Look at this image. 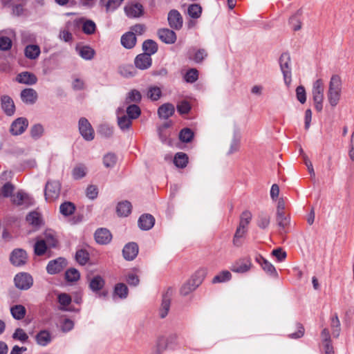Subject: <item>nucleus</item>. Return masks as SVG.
I'll return each instance as SVG.
<instances>
[{"instance_id":"1","label":"nucleus","mask_w":354,"mask_h":354,"mask_svg":"<svg viewBox=\"0 0 354 354\" xmlns=\"http://www.w3.org/2000/svg\"><path fill=\"white\" fill-rule=\"evenodd\" d=\"M342 91V81L341 78L337 75H332L328 86L327 93V97L329 104L332 106H335L338 104Z\"/></svg>"},{"instance_id":"2","label":"nucleus","mask_w":354,"mask_h":354,"mask_svg":"<svg viewBox=\"0 0 354 354\" xmlns=\"http://www.w3.org/2000/svg\"><path fill=\"white\" fill-rule=\"evenodd\" d=\"M324 86L322 80H317L313 84L312 95L315 103V108L317 111L323 109Z\"/></svg>"},{"instance_id":"3","label":"nucleus","mask_w":354,"mask_h":354,"mask_svg":"<svg viewBox=\"0 0 354 354\" xmlns=\"http://www.w3.org/2000/svg\"><path fill=\"white\" fill-rule=\"evenodd\" d=\"M281 71L283 75L285 84L288 86L291 83L290 56L288 53H283L279 58Z\"/></svg>"},{"instance_id":"4","label":"nucleus","mask_w":354,"mask_h":354,"mask_svg":"<svg viewBox=\"0 0 354 354\" xmlns=\"http://www.w3.org/2000/svg\"><path fill=\"white\" fill-rule=\"evenodd\" d=\"M61 184L58 180H48L45 187L44 196L46 201H53L59 196Z\"/></svg>"},{"instance_id":"5","label":"nucleus","mask_w":354,"mask_h":354,"mask_svg":"<svg viewBox=\"0 0 354 354\" xmlns=\"http://www.w3.org/2000/svg\"><path fill=\"white\" fill-rule=\"evenodd\" d=\"M78 125L80 133L84 140L91 141L94 139V130L86 118H81Z\"/></svg>"},{"instance_id":"6","label":"nucleus","mask_w":354,"mask_h":354,"mask_svg":"<svg viewBox=\"0 0 354 354\" xmlns=\"http://www.w3.org/2000/svg\"><path fill=\"white\" fill-rule=\"evenodd\" d=\"M66 266V259L63 257H59L48 262L46 266V271L50 274H55L62 272Z\"/></svg>"},{"instance_id":"7","label":"nucleus","mask_w":354,"mask_h":354,"mask_svg":"<svg viewBox=\"0 0 354 354\" xmlns=\"http://www.w3.org/2000/svg\"><path fill=\"white\" fill-rule=\"evenodd\" d=\"M14 281L17 288L21 290H28L32 286L33 279L30 274L21 272L15 277Z\"/></svg>"},{"instance_id":"8","label":"nucleus","mask_w":354,"mask_h":354,"mask_svg":"<svg viewBox=\"0 0 354 354\" xmlns=\"http://www.w3.org/2000/svg\"><path fill=\"white\" fill-rule=\"evenodd\" d=\"M12 202L24 208H27L33 204L32 198L23 191H19L12 196Z\"/></svg>"},{"instance_id":"9","label":"nucleus","mask_w":354,"mask_h":354,"mask_svg":"<svg viewBox=\"0 0 354 354\" xmlns=\"http://www.w3.org/2000/svg\"><path fill=\"white\" fill-rule=\"evenodd\" d=\"M252 266L251 259L250 257H244L234 262L230 269L234 272L245 273L251 269Z\"/></svg>"},{"instance_id":"10","label":"nucleus","mask_w":354,"mask_h":354,"mask_svg":"<svg viewBox=\"0 0 354 354\" xmlns=\"http://www.w3.org/2000/svg\"><path fill=\"white\" fill-rule=\"evenodd\" d=\"M28 256L26 252L23 249L14 250L10 257V262L15 266H21L26 263Z\"/></svg>"},{"instance_id":"11","label":"nucleus","mask_w":354,"mask_h":354,"mask_svg":"<svg viewBox=\"0 0 354 354\" xmlns=\"http://www.w3.org/2000/svg\"><path fill=\"white\" fill-rule=\"evenodd\" d=\"M28 126V121L25 118L16 119L10 126V133L14 136L22 134Z\"/></svg>"},{"instance_id":"12","label":"nucleus","mask_w":354,"mask_h":354,"mask_svg":"<svg viewBox=\"0 0 354 354\" xmlns=\"http://www.w3.org/2000/svg\"><path fill=\"white\" fill-rule=\"evenodd\" d=\"M167 19L171 28L176 30H180L182 28L183 19L178 10H170L168 14Z\"/></svg>"},{"instance_id":"13","label":"nucleus","mask_w":354,"mask_h":354,"mask_svg":"<svg viewBox=\"0 0 354 354\" xmlns=\"http://www.w3.org/2000/svg\"><path fill=\"white\" fill-rule=\"evenodd\" d=\"M158 35L162 42L167 44H174L177 39L176 32L168 28H162L158 30Z\"/></svg>"},{"instance_id":"14","label":"nucleus","mask_w":354,"mask_h":354,"mask_svg":"<svg viewBox=\"0 0 354 354\" xmlns=\"http://www.w3.org/2000/svg\"><path fill=\"white\" fill-rule=\"evenodd\" d=\"M134 64L138 69L146 70L151 66L152 59L149 54L141 53L136 57Z\"/></svg>"},{"instance_id":"15","label":"nucleus","mask_w":354,"mask_h":354,"mask_svg":"<svg viewBox=\"0 0 354 354\" xmlns=\"http://www.w3.org/2000/svg\"><path fill=\"white\" fill-rule=\"evenodd\" d=\"M95 239L98 244L106 245L112 239V235L109 230L106 228L97 229L94 234Z\"/></svg>"},{"instance_id":"16","label":"nucleus","mask_w":354,"mask_h":354,"mask_svg":"<svg viewBox=\"0 0 354 354\" xmlns=\"http://www.w3.org/2000/svg\"><path fill=\"white\" fill-rule=\"evenodd\" d=\"M53 335L48 330H41L35 335L37 344L41 346H46L51 343L53 339Z\"/></svg>"},{"instance_id":"17","label":"nucleus","mask_w":354,"mask_h":354,"mask_svg":"<svg viewBox=\"0 0 354 354\" xmlns=\"http://www.w3.org/2000/svg\"><path fill=\"white\" fill-rule=\"evenodd\" d=\"M138 246L136 243H129L126 244L122 250L124 258L127 261L133 260L138 255Z\"/></svg>"},{"instance_id":"18","label":"nucleus","mask_w":354,"mask_h":354,"mask_svg":"<svg viewBox=\"0 0 354 354\" xmlns=\"http://www.w3.org/2000/svg\"><path fill=\"white\" fill-rule=\"evenodd\" d=\"M255 260L267 274L272 277L277 276V272L274 266L264 257L258 255L256 257Z\"/></svg>"},{"instance_id":"19","label":"nucleus","mask_w":354,"mask_h":354,"mask_svg":"<svg viewBox=\"0 0 354 354\" xmlns=\"http://www.w3.org/2000/svg\"><path fill=\"white\" fill-rule=\"evenodd\" d=\"M143 11V6L139 3L129 4L124 8V12L129 17H139Z\"/></svg>"},{"instance_id":"20","label":"nucleus","mask_w":354,"mask_h":354,"mask_svg":"<svg viewBox=\"0 0 354 354\" xmlns=\"http://www.w3.org/2000/svg\"><path fill=\"white\" fill-rule=\"evenodd\" d=\"M155 223L154 217L149 214H145L140 216L138 224L139 227L142 230H150Z\"/></svg>"},{"instance_id":"21","label":"nucleus","mask_w":354,"mask_h":354,"mask_svg":"<svg viewBox=\"0 0 354 354\" xmlns=\"http://www.w3.org/2000/svg\"><path fill=\"white\" fill-rule=\"evenodd\" d=\"M16 80L19 83L27 85H33L37 82V77L36 75L28 71L22 72L18 74Z\"/></svg>"},{"instance_id":"22","label":"nucleus","mask_w":354,"mask_h":354,"mask_svg":"<svg viewBox=\"0 0 354 354\" xmlns=\"http://www.w3.org/2000/svg\"><path fill=\"white\" fill-rule=\"evenodd\" d=\"M1 108L4 113L9 116L15 113V106L12 99L8 95L1 97Z\"/></svg>"},{"instance_id":"23","label":"nucleus","mask_w":354,"mask_h":354,"mask_svg":"<svg viewBox=\"0 0 354 354\" xmlns=\"http://www.w3.org/2000/svg\"><path fill=\"white\" fill-rule=\"evenodd\" d=\"M21 98L24 102L32 104L37 99V93L33 88H25L21 92Z\"/></svg>"},{"instance_id":"24","label":"nucleus","mask_w":354,"mask_h":354,"mask_svg":"<svg viewBox=\"0 0 354 354\" xmlns=\"http://www.w3.org/2000/svg\"><path fill=\"white\" fill-rule=\"evenodd\" d=\"M276 221L280 228V234L286 233V227L290 225V216L286 213L276 214Z\"/></svg>"},{"instance_id":"25","label":"nucleus","mask_w":354,"mask_h":354,"mask_svg":"<svg viewBox=\"0 0 354 354\" xmlns=\"http://www.w3.org/2000/svg\"><path fill=\"white\" fill-rule=\"evenodd\" d=\"M105 285L104 279L100 275H96L90 279L88 283L89 288L95 293L99 292Z\"/></svg>"},{"instance_id":"26","label":"nucleus","mask_w":354,"mask_h":354,"mask_svg":"<svg viewBox=\"0 0 354 354\" xmlns=\"http://www.w3.org/2000/svg\"><path fill=\"white\" fill-rule=\"evenodd\" d=\"M171 304V294L168 290L162 296V303L160 308V317L165 318L167 315L170 309Z\"/></svg>"},{"instance_id":"27","label":"nucleus","mask_w":354,"mask_h":354,"mask_svg":"<svg viewBox=\"0 0 354 354\" xmlns=\"http://www.w3.org/2000/svg\"><path fill=\"white\" fill-rule=\"evenodd\" d=\"M175 111L174 106L170 103L161 105L158 109V114L160 118L168 119Z\"/></svg>"},{"instance_id":"28","label":"nucleus","mask_w":354,"mask_h":354,"mask_svg":"<svg viewBox=\"0 0 354 354\" xmlns=\"http://www.w3.org/2000/svg\"><path fill=\"white\" fill-rule=\"evenodd\" d=\"M121 44L127 49L133 48L136 44V37L135 33L133 32H128L124 34L121 37Z\"/></svg>"},{"instance_id":"29","label":"nucleus","mask_w":354,"mask_h":354,"mask_svg":"<svg viewBox=\"0 0 354 354\" xmlns=\"http://www.w3.org/2000/svg\"><path fill=\"white\" fill-rule=\"evenodd\" d=\"M120 109H118L117 111L118 114V124L122 131H126L129 129L132 124V119L126 115H120Z\"/></svg>"},{"instance_id":"30","label":"nucleus","mask_w":354,"mask_h":354,"mask_svg":"<svg viewBox=\"0 0 354 354\" xmlns=\"http://www.w3.org/2000/svg\"><path fill=\"white\" fill-rule=\"evenodd\" d=\"M40 48L37 45L30 44L24 49L25 56L30 59H35L40 55Z\"/></svg>"},{"instance_id":"31","label":"nucleus","mask_w":354,"mask_h":354,"mask_svg":"<svg viewBox=\"0 0 354 354\" xmlns=\"http://www.w3.org/2000/svg\"><path fill=\"white\" fill-rule=\"evenodd\" d=\"M143 53L149 54L151 57V55L155 54L158 51V44L152 39H147L142 44Z\"/></svg>"},{"instance_id":"32","label":"nucleus","mask_w":354,"mask_h":354,"mask_svg":"<svg viewBox=\"0 0 354 354\" xmlns=\"http://www.w3.org/2000/svg\"><path fill=\"white\" fill-rule=\"evenodd\" d=\"M131 204L128 201L120 202L117 205V213L120 216H127L131 212Z\"/></svg>"},{"instance_id":"33","label":"nucleus","mask_w":354,"mask_h":354,"mask_svg":"<svg viewBox=\"0 0 354 354\" xmlns=\"http://www.w3.org/2000/svg\"><path fill=\"white\" fill-rule=\"evenodd\" d=\"M129 290L127 286L123 283L115 284L113 290V297L117 296L120 299H126L128 296Z\"/></svg>"},{"instance_id":"34","label":"nucleus","mask_w":354,"mask_h":354,"mask_svg":"<svg viewBox=\"0 0 354 354\" xmlns=\"http://www.w3.org/2000/svg\"><path fill=\"white\" fill-rule=\"evenodd\" d=\"M207 274V270L205 268H200L196 271L189 279L194 284V286L198 287L203 282Z\"/></svg>"},{"instance_id":"35","label":"nucleus","mask_w":354,"mask_h":354,"mask_svg":"<svg viewBox=\"0 0 354 354\" xmlns=\"http://www.w3.org/2000/svg\"><path fill=\"white\" fill-rule=\"evenodd\" d=\"M119 73L127 78L135 76L136 71L131 64L122 65L118 68Z\"/></svg>"},{"instance_id":"36","label":"nucleus","mask_w":354,"mask_h":354,"mask_svg":"<svg viewBox=\"0 0 354 354\" xmlns=\"http://www.w3.org/2000/svg\"><path fill=\"white\" fill-rule=\"evenodd\" d=\"M26 310L22 305H15L10 308L12 316L17 320L22 319L26 315Z\"/></svg>"},{"instance_id":"37","label":"nucleus","mask_w":354,"mask_h":354,"mask_svg":"<svg viewBox=\"0 0 354 354\" xmlns=\"http://www.w3.org/2000/svg\"><path fill=\"white\" fill-rule=\"evenodd\" d=\"M77 50L79 55L86 60L92 59L95 55V50L88 46H82Z\"/></svg>"},{"instance_id":"38","label":"nucleus","mask_w":354,"mask_h":354,"mask_svg":"<svg viewBox=\"0 0 354 354\" xmlns=\"http://www.w3.org/2000/svg\"><path fill=\"white\" fill-rule=\"evenodd\" d=\"M174 162L176 167L184 168L188 163V157L185 153L178 152L174 156Z\"/></svg>"},{"instance_id":"39","label":"nucleus","mask_w":354,"mask_h":354,"mask_svg":"<svg viewBox=\"0 0 354 354\" xmlns=\"http://www.w3.org/2000/svg\"><path fill=\"white\" fill-rule=\"evenodd\" d=\"M75 210V206L71 202H64L59 207L60 213L65 216L73 214Z\"/></svg>"},{"instance_id":"40","label":"nucleus","mask_w":354,"mask_h":354,"mask_svg":"<svg viewBox=\"0 0 354 354\" xmlns=\"http://www.w3.org/2000/svg\"><path fill=\"white\" fill-rule=\"evenodd\" d=\"M118 158L113 153H108L104 156L103 164L106 168H113L117 162Z\"/></svg>"},{"instance_id":"41","label":"nucleus","mask_w":354,"mask_h":354,"mask_svg":"<svg viewBox=\"0 0 354 354\" xmlns=\"http://www.w3.org/2000/svg\"><path fill=\"white\" fill-rule=\"evenodd\" d=\"M46 244L50 248H55L57 244V240L55 237V234L52 230H46L44 232V239Z\"/></svg>"},{"instance_id":"42","label":"nucleus","mask_w":354,"mask_h":354,"mask_svg":"<svg viewBox=\"0 0 354 354\" xmlns=\"http://www.w3.org/2000/svg\"><path fill=\"white\" fill-rule=\"evenodd\" d=\"M75 259L79 264L84 266L89 260V254L86 250H78L75 254Z\"/></svg>"},{"instance_id":"43","label":"nucleus","mask_w":354,"mask_h":354,"mask_svg":"<svg viewBox=\"0 0 354 354\" xmlns=\"http://www.w3.org/2000/svg\"><path fill=\"white\" fill-rule=\"evenodd\" d=\"M86 167L84 165H78L72 171L73 178L75 180L81 179L86 176Z\"/></svg>"},{"instance_id":"44","label":"nucleus","mask_w":354,"mask_h":354,"mask_svg":"<svg viewBox=\"0 0 354 354\" xmlns=\"http://www.w3.org/2000/svg\"><path fill=\"white\" fill-rule=\"evenodd\" d=\"M48 245L44 240H37L34 245V252L37 256H42L47 250Z\"/></svg>"},{"instance_id":"45","label":"nucleus","mask_w":354,"mask_h":354,"mask_svg":"<svg viewBox=\"0 0 354 354\" xmlns=\"http://www.w3.org/2000/svg\"><path fill=\"white\" fill-rule=\"evenodd\" d=\"M80 278V272L73 268L68 269L65 272V279L67 281L74 282L77 281Z\"/></svg>"},{"instance_id":"46","label":"nucleus","mask_w":354,"mask_h":354,"mask_svg":"<svg viewBox=\"0 0 354 354\" xmlns=\"http://www.w3.org/2000/svg\"><path fill=\"white\" fill-rule=\"evenodd\" d=\"M252 217V213L250 211L245 210L243 212L240 216L239 226L241 228L248 229V225L250 223Z\"/></svg>"},{"instance_id":"47","label":"nucleus","mask_w":354,"mask_h":354,"mask_svg":"<svg viewBox=\"0 0 354 354\" xmlns=\"http://www.w3.org/2000/svg\"><path fill=\"white\" fill-rule=\"evenodd\" d=\"M232 274L230 271L224 270L220 272L218 274L216 275L213 279L212 283H223L228 281L231 279Z\"/></svg>"},{"instance_id":"48","label":"nucleus","mask_w":354,"mask_h":354,"mask_svg":"<svg viewBox=\"0 0 354 354\" xmlns=\"http://www.w3.org/2000/svg\"><path fill=\"white\" fill-rule=\"evenodd\" d=\"M141 113L140 107L136 104H131L127 108V116L132 120L138 118Z\"/></svg>"},{"instance_id":"49","label":"nucleus","mask_w":354,"mask_h":354,"mask_svg":"<svg viewBox=\"0 0 354 354\" xmlns=\"http://www.w3.org/2000/svg\"><path fill=\"white\" fill-rule=\"evenodd\" d=\"M194 137V132L189 128L183 129L179 133V139L183 142H189Z\"/></svg>"},{"instance_id":"50","label":"nucleus","mask_w":354,"mask_h":354,"mask_svg":"<svg viewBox=\"0 0 354 354\" xmlns=\"http://www.w3.org/2000/svg\"><path fill=\"white\" fill-rule=\"evenodd\" d=\"M142 99V95L140 91L136 89H133L129 91L126 97V103L130 102H139Z\"/></svg>"},{"instance_id":"51","label":"nucleus","mask_w":354,"mask_h":354,"mask_svg":"<svg viewBox=\"0 0 354 354\" xmlns=\"http://www.w3.org/2000/svg\"><path fill=\"white\" fill-rule=\"evenodd\" d=\"M270 222V216L266 213H261L257 218V225L261 229L268 227Z\"/></svg>"},{"instance_id":"52","label":"nucleus","mask_w":354,"mask_h":354,"mask_svg":"<svg viewBox=\"0 0 354 354\" xmlns=\"http://www.w3.org/2000/svg\"><path fill=\"white\" fill-rule=\"evenodd\" d=\"M162 95L160 88L158 86H151L147 91V97L153 101H156L160 99Z\"/></svg>"},{"instance_id":"53","label":"nucleus","mask_w":354,"mask_h":354,"mask_svg":"<svg viewBox=\"0 0 354 354\" xmlns=\"http://www.w3.org/2000/svg\"><path fill=\"white\" fill-rule=\"evenodd\" d=\"M26 221L32 225L37 227L41 224L39 214L36 212L29 213L26 216Z\"/></svg>"},{"instance_id":"54","label":"nucleus","mask_w":354,"mask_h":354,"mask_svg":"<svg viewBox=\"0 0 354 354\" xmlns=\"http://www.w3.org/2000/svg\"><path fill=\"white\" fill-rule=\"evenodd\" d=\"M189 15L194 19L200 17L202 12V8L198 4H192L188 8Z\"/></svg>"},{"instance_id":"55","label":"nucleus","mask_w":354,"mask_h":354,"mask_svg":"<svg viewBox=\"0 0 354 354\" xmlns=\"http://www.w3.org/2000/svg\"><path fill=\"white\" fill-rule=\"evenodd\" d=\"M12 338L21 342H26L28 339V335L22 328H18L12 334Z\"/></svg>"},{"instance_id":"56","label":"nucleus","mask_w":354,"mask_h":354,"mask_svg":"<svg viewBox=\"0 0 354 354\" xmlns=\"http://www.w3.org/2000/svg\"><path fill=\"white\" fill-rule=\"evenodd\" d=\"M198 77V72L196 68H191L187 71L185 75V80L189 83L195 82Z\"/></svg>"},{"instance_id":"57","label":"nucleus","mask_w":354,"mask_h":354,"mask_svg":"<svg viewBox=\"0 0 354 354\" xmlns=\"http://www.w3.org/2000/svg\"><path fill=\"white\" fill-rule=\"evenodd\" d=\"M44 133V127L40 124L33 125L30 129V136L35 139L39 138Z\"/></svg>"},{"instance_id":"58","label":"nucleus","mask_w":354,"mask_h":354,"mask_svg":"<svg viewBox=\"0 0 354 354\" xmlns=\"http://www.w3.org/2000/svg\"><path fill=\"white\" fill-rule=\"evenodd\" d=\"M95 24L91 20H86L82 26V30L84 33L91 35L95 31Z\"/></svg>"},{"instance_id":"59","label":"nucleus","mask_w":354,"mask_h":354,"mask_svg":"<svg viewBox=\"0 0 354 354\" xmlns=\"http://www.w3.org/2000/svg\"><path fill=\"white\" fill-rule=\"evenodd\" d=\"M14 189H15V187L11 183H6L1 187V193L3 197H6V198L11 197L12 198V196H13V195H12V194L14 191Z\"/></svg>"},{"instance_id":"60","label":"nucleus","mask_w":354,"mask_h":354,"mask_svg":"<svg viewBox=\"0 0 354 354\" xmlns=\"http://www.w3.org/2000/svg\"><path fill=\"white\" fill-rule=\"evenodd\" d=\"M169 348V345L167 344V341L166 339V337L161 336L159 337L157 339L156 342V349L160 351V352H163L166 349Z\"/></svg>"},{"instance_id":"61","label":"nucleus","mask_w":354,"mask_h":354,"mask_svg":"<svg viewBox=\"0 0 354 354\" xmlns=\"http://www.w3.org/2000/svg\"><path fill=\"white\" fill-rule=\"evenodd\" d=\"M296 95H297V98L300 103L304 104L306 102V94L305 88L303 86H299L297 87Z\"/></svg>"},{"instance_id":"62","label":"nucleus","mask_w":354,"mask_h":354,"mask_svg":"<svg viewBox=\"0 0 354 354\" xmlns=\"http://www.w3.org/2000/svg\"><path fill=\"white\" fill-rule=\"evenodd\" d=\"M197 287L196 286H194V284L192 283V282H191L190 280H189L187 281V283H185L181 289H180V293L183 295H187L188 294H189L191 292L194 291Z\"/></svg>"},{"instance_id":"63","label":"nucleus","mask_w":354,"mask_h":354,"mask_svg":"<svg viewBox=\"0 0 354 354\" xmlns=\"http://www.w3.org/2000/svg\"><path fill=\"white\" fill-rule=\"evenodd\" d=\"M12 46V41L8 37H0V49L2 50H8Z\"/></svg>"},{"instance_id":"64","label":"nucleus","mask_w":354,"mask_h":354,"mask_svg":"<svg viewBox=\"0 0 354 354\" xmlns=\"http://www.w3.org/2000/svg\"><path fill=\"white\" fill-rule=\"evenodd\" d=\"M86 196L90 199L93 200V199L96 198L98 195L97 187L95 185H89L86 188Z\"/></svg>"}]
</instances>
